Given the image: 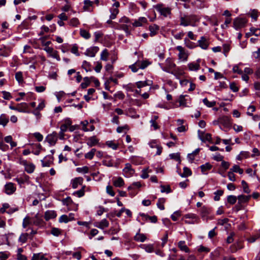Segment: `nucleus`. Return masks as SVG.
<instances>
[{
    "label": "nucleus",
    "instance_id": "obj_1",
    "mask_svg": "<svg viewBox=\"0 0 260 260\" xmlns=\"http://www.w3.org/2000/svg\"><path fill=\"white\" fill-rule=\"evenodd\" d=\"M48 38L49 36H46L43 37H41L39 39L42 45L45 46L44 50L48 54L49 56L55 58L57 61H60V58L58 55V52L54 50L53 48L49 47V45L51 44V42H45V40L48 39Z\"/></svg>",
    "mask_w": 260,
    "mask_h": 260
},
{
    "label": "nucleus",
    "instance_id": "obj_2",
    "mask_svg": "<svg viewBox=\"0 0 260 260\" xmlns=\"http://www.w3.org/2000/svg\"><path fill=\"white\" fill-rule=\"evenodd\" d=\"M154 8L161 15L164 16H166L171 14V8L166 7L163 4H157L155 6Z\"/></svg>",
    "mask_w": 260,
    "mask_h": 260
},
{
    "label": "nucleus",
    "instance_id": "obj_3",
    "mask_svg": "<svg viewBox=\"0 0 260 260\" xmlns=\"http://www.w3.org/2000/svg\"><path fill=\"white\" fill-rule=\"evenodd\" d=\"M247 20L245 17H236L234 21V27L236 29L243 27L245 26Z\"/></svg>",
    "mask_w": 260,
    "mask_h": 260
},
{
    "label": "nucleus",
    "instance_id": "obj_4",
    "mask_svg": "<svg viewBox=\"0 0 260 260\" xmlns=\"http://www.w3.org/2000/svg\"><path fill=\"white\" fill-rule=\"evenodd\" d=\"M218 123L222 124L224 127H229L231 125V121L230 117L227 116H223L218 118L217 121H214V124H216Z\"/></svg>",
    "mask_w": 260,
    "mask_h": 260
},
{
    "label": "nucleus",
    "instance_id": "obj_5",
    "mask_svg": "<svg viewBox=\"0 0 260 260\" xmlns=\"http://www.w3.org/2000/svg\"><path fill=\"white\" fill-rule=\"evenodd\" d=\"M176 65L171 58H167L166 60L165 66L162 68L163 71L168 73H172Z\"/></svg>",
    "mask_w": 260,
    "mask_h": 260
},
{
    "label": "nucleus",
    "instance_id": "obj_6",
    "mask_svg": "<svg viewBox=\"0 0 260 260\" xmlns=\"http://www.w3.org/2000/svg\"><path fill=\"white\" fill-rule=\"evenodd\" d=\"M176 49L179 51L178 58L182 61H186L187 60L188 55L186 53L184 48L181 46L176 47Z\"/></svg>",
    "mask_w": 260,
    "mask_h": 260
},
{
    "label": "nucleus",
    "instance_id": "obj_7",
    "mask_svg": "<svg viewBox=\"0 0 260 260\" xmlns=\"http://www.w3.org/2000/svg\"><path fill=\"white\" fill-rule=\"evenodd\" d=\"M54 157L52 155H47L41 160L43 167H49L53 164Z\"/></svg>",
    "mask_w": 260,
    "mask_h": 260
},
{
    "label": "nucleus",
    "instance_id": "obj_8",
    "mask_svg": "<svg viewBox=\"0 0 260 260\" xmlns=\"http://www.w3.org/2000/svg\"><path fill=\"white\" fill-rule=\"evenodd\" d=\"M180 25L184 26L196 25V22L190 17H181Z\"/></svg>",
    "mask_w": 260,
    "mask_h": 260
},
{
    "label": "nucleus",
    "instance_id": "obj_9",
    "mask_svg": "<svg viewBox=\"0 0 260 260\" xmlns=\"http://www.w3.org/2000/svg\"><path fill=\"white\" fill-rule=\"evenodd\" d=\"M46 141L50 145H54L57 141V134L56 132H53L48 135L46 138Z\"/></svg>",
    "mask_w": 260,
    "mask_h": 260
},
{
    "label": "nucleus",
    "instance_id": "obj_10",
    "mask_svg": "<svg viewBox=\"0 0 260 260\" xmlns=\"http://www.w3.org/2000/svg\"><path fill=\"white\" fill-rule=\"evenodd\" d=\"M99 50V48L98 47L94 46L87 49L84 54L86 56L93 57L95 56Z\"/></svg>",
    "mask_w": 260,
    "mask_h": 260
},
{
    "label": "nucleus",
    "instance_id": "obj_11",
    "mask_svg": "<svg viewBox=\"0 0 260 260\" xmlns=\"http://www.w3.org/2000/svg\"><path fill=\"white\" fill-rule=\"evenodd\" d=\"M123 171L127 177L132 176L135 173V170L132 169L131 165L129 163L125 164V166L123 169Z\"/></svg>",
    "mask_w": 260,
    "mask_h": 260
},
{
    "label": "nucleus",
    "instance_id": "obj_12",
    "mask_svg": "<svg viewBox=\"0 0 260 260\" xmlns=\"http://www.w3.org/2000/svg\"><path fill=\"white\" fill-rule=\"evenodd\" d=\"M5 192L8 194H11L16 190V187L13 183L10 182L5 186Z\"/></svg>",
    "mask_w": 260,
    "mask_h": 260
},
{
    "label": "nucleus",
    "instance_id": "obj_13",
    "mask_svg": "<svg viewBox=\"0 0 260 260\" xmlns=\"http://www.w3.org/2000/svg\"><path fill=\"white\" fill-rule=\"evenodd\" d=\"M22 164L25 166V170L28 173H32L35 169V166L32 163H27L26 160L22 161Z\"/></svg>",
    "mask_w": 260,
    "mask_h": 260
},
{
    "label": "nucleus",
    "instance_id": "obj_14",
    "mask_svg": "<svg viewBox=\"0 0 260 260\" xmlns=\"http://www.w3.org/2000/svg\"><path fill=\"white\" fill-rule=\"evenodd\" d=\"M18 111L19 112L29 113L28 105L26 103H21L17 104Z\"/></svg>",
    "mask_w": 260,
    "mask_h": 260
},
{
    "label": "nucleus",
    "instance_id": "obj_15",
    "mask_svg": "<svg viewBox=\"0 0 260 260\" xmlns=\"http://www.w3.org/2000/svg\"><path fill=\"white\" fill-rule=\"evenodd\" d=\"M57 214L55 211L53 210H47L45 212L44 218L46 221H48L51 219L55 218Z\"/></svg>",
    "mask_w": 260,
    "mask_h": 260
},
{
    "label": "nucleus",
    "instance_id": "obj_16",
    "mask_svg": "<svg viewBox=\"0 0 260 260\" xmlns=\"http://www.w3.org/2000/svg\"><path fill=\"white\" fill-rule=\"evenodd\" d=\"M149 144L151 148H156L157 149L156 154L160 155L161 153L162 148L157 143L156 141H152L150 142Z\"/></svg>",
    "mask_w": 260,
    "mask_h": 260
},
{
    "label": "nucleus",
    "instance_id": "obj_17",
    "mask_svg": "<svg viewBox=\"0 0 260 260\" xmlns=\"http://www.w3.org/2000/svg\"><path fill=\"white\" fill-rule=\"evenodd\" d=\"M199 46L203 49H207L209 46V42L207 39L204 37H202L201 39L198 41Z\"/></svg>",
    "mask_w": 260,
    "mask_h": 260
},
{
    "label": "nucleus",
    "instance_id": "obj_18",
    "mask_svg": "<svg viewBox=\"0 0 260 260\" xmlns=\"http://www.w3.org/2000/svg\"><path fill=\"white\" fill-rule=\"evenodd\" d=\"M83 179L82 177H77L72 180V186L73 188H77L79 185H82Z\"/></svg>",
    "mask_w": 260,
    "mask_h": 260
},
{
    "label": "nucleus",
    "instance_id": "obj_19",
    "mask_svg": "<svg viewBox=\"0 0 260 260\" xmlns=\"http://www.w3.org/2000/svg\"><path fill=\"white\" fill-rule=\"evenodd\" d=\"M109 224L108 221L106 219H104L100 222H96L95 226L99 229L103 230L105 228H107L109 226Z\"/></svg>",
    "mask_w": 260,
    "mask_h": 260
},
{
    "label": "nucleus",
    "instance_id": "obj_20",
    "mask_svg": "<svg viewBox=\"0 0 260 260\" xmlns=\"http://www.w3.org/2000/svg\"><path fill=\"white\" fill-rule=\"evenodd\" d=\"M63 123L60 126V130L66 132L68 128L72 124V121L70 118H66L64 120Z\"/></svg>",
    "mask_w": 260,
    "mask_h": 260
},
{
    "label": "nucleus",
    "instance_id": "obj_21",
    "mask_svg": "<svg viewBox=\"0 0 260 260\" xmlns=\"http://www.w3.org/2000/svg\"><path fill=\"white\" fill-rule=\"evenodd\" d=\"M0 55L4 57H7L9 55L10 51L8 48H7L5 45L1 44L0 42Z\"/></svg>",
    "mask_w": 260,
    "mask_h": 260
},
{
    "label": "nucleus",
    "instance_id": "obj_22",
    "mask_svg": "<svg viewBox=\"0 0 260 260\" xmlns=\"http://www.w3.org/2000/svg\"><path fill=\"white\" fill-rule=\"evenodd\" d=\"M178 246L182 251H184L186 253H189L190 250L188 247L185 245V242L184 241H180L178 243Z\"/></svg>",
    "mask_w": 260,
    "mask_h": 260
},
{
    "label": "nucleus",
    "instance_id": "obj_23",
    "mask_svg": "<svg viewBox=\"0 0 260 260\" xmlns=\"http://www.w3.org/2000/svg\"><path fill=\"white\" fill-rule=\"evenodd\" d=\"M243 248V245L241 242H238L230 246V250L232 253L236 252L238 249H241Z\"/></svg>",
    "mask_w": 260,
    "mask_h": 260
},
{
    "label": "nucleus",
    "instance_id": "obj_24",
    "mask_svg": "<svg viewBox=\"0 0 260 260\" xmlns=\"http://www.w3.org/2000/svg\"><path fill=\"white\" fill-rule=\"evenodd\" d=\"M146 236L143 234H141L139 232L136 234V235L134 236V239L136 241L143 242L146 239Z\"/></svg>",
    "mask_w": 260,
    "mask_h": 260
},
{
    "label": "nucleus",
    "instance_id": "obj_25",
    "mask_svg": "<svg viewBox=\"0 0 260 260\" xmlns=\"http://www.w3.org/2000/svg\"><path fill=\"white\" fill-rule=\"evenodd\" d=\"M251 196L240 195L237 197V199L238 200V203L242 204L246 203L248 202Z\"/></svg>",
    "mask_w": 260,
    "mask_h": 260
},
{
    "label": "nucleus",
    "instance_id": "obj_26",
    "mask_svg": "<svg viewBox=\"0 0 260 260\" xmlns=\"http://www.w3.org/2000/svg\"><path fill=\"white\" fill-rule=\"evenodd\" d=\"M201 216L204 218L210 213V209L205 206L202 207L200 209Z\"/></svg>",
    "mask_w": 260,
    "mask_h": 260
},
{
    "label": "nucleus",
    "instance_id": "obj_27",
    "mask_svg": "<svg viewBox=\"0 0 260 260\" xmlns=\"http://www.w3.org/2000/svg\"><path fill=\"white\" fill-rule=\"evenodd\" d=\"M198 62H199V60H197ZM188 68L190 71H198L200 69V66L199 62L198 63H194V62H191L189 63L188 64Z\"/></svg>",
    "mask_w": 260,
    "mask_h": 260
},
{
    "label": "nucleus",
    "instance_id": "obj_28",
    "mask_svg": "<svg viewBox=\"0 0 260 260\" xmlns=\"http://www.w3.org/2000/svg\"><path fill=\"white\" fill-rule=\"evenodd\" d=\"M98 142V139L95 136H93L88 138L87 144L89 146L92 147L95 145Z\"/></svg>",
    "mask_w": 260,
    "mask_h": 260
},
{
    "label": "nucleus",
    "instance_id": "obj_29",
    "mask_svg": "<svg viewBox=\"0 0 260 260\" xmlns=\"http://www.w3.org/2000/svg\"><path fill=\"white\" fill-rule=\"evenodd\" d=\"M124 182L121 177H118L113 181V185L117 187H120L124 185Z\"/></svg>",
    "mask_w": 260,
    "mask_h": 260
},
{
    "label": "nucleus",
    "instance_id": "obj_30",
    "mask_svg": "<svg viewBox=\"0 0 260 260\" xmlns=\"http://www.w3.org/2000/svg\"><path fill=\"white\" fill-rule=\"evenodd\" d=\"M31 260H48L47 257H45L44 254L39 253L34 254Z\"/></svg>",
    "mask_w": 260,
    "mask_h": 260
},
{
    "label": "nucleus",
    "instance_id": "obj_31",
    "mask_svg": "<svg viewBox=\"0 0 260 260\" xmlns=\"http://www.w3.org/2000/svg\"><path fill=\"white\" fill-rule=\"evenodd\" d=\"M200 131H199V134H200ZM200 139L202 140V141L205 142L206 141L210 142L211 140V135L210 134H206L205 136H203V134L201 135L199 134Z\"/></svg>",
    "mask_w": 260,
    "mask_h": 260
},
{
    "label": "nucleus",
    "instance_id": "obj_32",
    "mask_svg": "<svg viewBox=\"0 0 260 260\" xmlns=\"http://www.w3.org/2000/svg\"><path fill=\"white\" fill-rule=\"evenodd\" d=\"M200 150V148H197L192 153L188 154L187 155V158L188 160L191 162H192L193 160L194 159L195 156L197 155L199 153Z\"/></svg>",
    "mask_w": 260,
    "mask_h": 260
},
{
    "label": "nucleus",
    "instance_id": "obj_33",
    "mask_svg": "<svg viewBox=\"0 0 260 260\" xmlns=\"http://www.w3.org/2000/svg\"><path fill=\"white\" fill-rule=\"evenodd\" d=\"M9 122V118L4 114H3L0 116V125L5 126Z\"/></svg>",
    "mask_w": 260,
    "mask_h": 260
},
{
    "label": "nucleus",
    "instance_id": "obj_34",
    "mask_svg": "<svg viewBox=\"0 0 260 260\" xmlns=\"http://www.w3.org/2000/svg\"><path fill=\"white\" fill-rule=\"evenodd\" d=\"M212 166L209 162H207L204 165L200 166L202 172L205 174V172L211 169Z\"/></svg>",
    "mask_w": 260,
    "mask_h": 260
},
{
    "label": "nucleus",
    "instance_id": "obj_35",
    "mask_svg": "<svg viewBox=\"0 0 260 260\" xmlns=\"http://www.w3.org/2000/svg\"><path fill=\"white\" fill-rule=\"evenodd\" d=\"M92 5V2L89 0H85L84 2V6L83 9L84 11H90Z\"/></svg>",
    "mask_w": 260,
    "mask_h": 260
},
{
    "label": "nucleus",
    "instance_id": "obj_36",
    "mask_svg": "<svg viewBox=\"0 0 260 260\" xmlns=\"http://www.w3.org/2000/svg\"><path fill=\"white\" fill-rule=\"evenodd\" d=\"M191 174V171L189 168H188L187 167H184L183 173H180L179 175L182 177H186L190 176Z\"/></svg>",
    "mask_w": 260,
    "mask_h": 260
},
{
    "label": "nucleus",
    "instance_id": "obj_37",
    "mask_svg": "<svg viewBox=\"0 0 260 260\" xmlns=\"http://www.w3.org/2000/svg\"><path fill=\"white\" fill-rule=\"evenodd\" d=\"M96 151V150L95 148L91 149L89 152L85 154V158L88 159H92L95 155Z\"/></svg>",
    "mask_w": 260,
    "mask_h": 260
},
{
    "label": "nucleus",
    "instance_id": "obj_38",
    "mask_svg": "<svg viewBox=\"0 0 260 260\" xmlns=\"http://www.w3.org/2000/svg\"><path fill=\"white\" fill-rule=\"evenodd\" d=\"M203 102L207 107L209 108L214 107L216 104L215 101L210 102L207 98L204 99Z\"/></svg>",
    "mask_w": 260,
    "mask_h": 260
},
{
    "label": "nucleus",
    "instance_id": "obj_39",
    "mask_svg": "<svg viewBox=\"0 0 260 260\" xmlns=\"http://www.w3.org/2000/svg\"><path fill=\"white\" fill-rule=\"evenodd\" d=\"M109 55V54L107 49H104L101 54V59L102 60L107 61L108 60Z\"/></svg>",
    "mask_w": 260,
    "mask_h": 260
},
{
    "label": "nucleus",
    "instance_id": "obj_40",
    "mask_svg": "<svg viewBox=\"0 0 260 260\" xmlns=\"http://www.w3.org/2000/svg\"><path fill=\"white\" fill-rule=\"evenodd\" d=\"M106 145L113 150H116L118 147V144L114 143L112 141H109L106 142Z\"/></svg>",
    "mask_w": 260,
    "mask_h": 260
},
{
    "label": "nucleus",
    "instance_id": "obj_41",
    "mask_svg": "<svg viewBox=\"0 0 260 260\" xmlns=\"http://www.w3.org/2000/svg\"><path fill=\"white\" fill-rule=\"evenodd\" d=\"M82 68L84 69L86 72L90 71L91 70V64L90 62L85 60L83 62Z\"/></svg>",
    "mask_w": 260,
    "mask_h": 260
},
{
    "label": "nucleus",
    "instance_id": "obj_42",
    "mask_svg": "<svg viewBox=\"0 0 260 260\" xmlns=\"http://www.w3.org/2000/svg\"><path fill=\"white\" fill-rule=\"evenodd\" d=\"M29 176L26 175H24L23 177L17 178L16 180L19 184H23L25 182H27L29 180Z\"/></svg>",
    "mask_w": 260,
    "mask_h": 260
},
{
    "label": "nucleus",
    "instance_id": "obj_43",
    "mask_svg": "<svg viewBox=\"0 0 260 260\" xmlns=\"http://www.w3.org/2000/svg\"><path fill=\"white\" fill-rule=\"evenodd\" d=\"M241 184L243 189V191L246 193H249L250 190L249 188L248 185L245 181L242 180L241 181Z\"/></svg>",
    "mask_w": 260,
    "mask_h": 260
},
{
    "label": "nucleus",
    "instance_id": "obj_44",
    "mask_svg": "<svg viewBox=\"0 0 260 260\" xmlns=\"http://www.w3.org/2000/svg\"><path fill=\"white\" fill-rule=\"evenodd\" d=\"M146 21V19L145 17H141L138 21H135L133 23V25L136 27L140 26L142 25V23L145 22Z\"/></svg>",
    "mask_w": 260,
    "mask_h": 260
},
{
    "label": "nucleus",
    "instance_id": "obj_45",
    "mask_svg": "<svg viewBox=\"0 0 260 260\" xmlns=\"http://www.w3.org/2000/svg\"><path fill=\"white\" fill-rule=\"evenodd\" d=\"M230 170L233 172L238 173L240 174H242L243 173V169H241L238 165H234Z\"/></svg>",
    "mask_w": 260,
    "mask_h": 260
},
{
    "label": "nucleus",
    "instance_id": "obj_46",
    "mask_svg": "<svg viewBox=\"0 0 260 260\" xmlns=\"http://www.w3.org/2000/svg\"><path fill=\"white\" fill-rule=\"evenodd\" d=\"M28 236V234L27 233H23L21 234L19 238V241L22 243H25L27 241Z\"/></svg>",
    "mask_w": 260,
    "mask_h": 260
},
{
    "label": "nucleus",
    "instance_id": "obj_47",
    "mask_svg": "<svg viewBox=\"0 0 260 260\" xmlns=\"http://www.w3.org/2000/svg\"><path fill=\"white\" fill-rule=\"evenodd\" d=\"M85 187V186H83L81 189L74 192L73 194L79 198L83 197L84 195Z\"/></svg>",
    "mask_w": 260,
    "mask_h": 260
},
{
    "label": "nucleus",
    "instance_id": "obj_48",
    "mask_svg": "<svg viewBox=\"0 0 260 260\" xmlns=\"http://www.w3.org/2000/svg\"><path fill=\"white\" fill-rule=\"evenodd\" d=\"M80 35L86 39H88L90 38V35L88 31L84 29H81L80 31Z\"/></svg>",
    "mask_w": 260,
    "mask_h": 260
},
{
    "label": "nucleus",
    "instance_id": "obj_49",
    "mask_svg": "<svg viewBox=\"0 0 260 260\" xmlns=\"http://www.w3.org/2000/svg\"><path fill=\"white\" fill-rule=\"evenodd\" d=\"M149 63L147 61H143L142 62H138L137 66L138 67V68L144 69L149 65Z\"/></svg>",
    "mask_w": 260,
    "mask_h": 260
},
{
    "label": "nucleus",
    "instance_id": "obj_50",
    "mask_svg": "<svg viewBox=\"0 0 260 260\" xmlns=\"http://www.w3.org/2000/svg\"><path fill=\"white\" fill-rule=\"evenodd\" d=\"M136 84L137 87L139 88L151 85V84L149 83L148 82V81H138V82H136Z\"/></svg>",
    "mask_w": 260,
    "mask_h": 260
},
{
    "label": "nucleus",
    "instance_id": "obj_51",
    "mask_svg": "<svg viewBox=\"0 0 260 260\" xmlns=\"http://www.w3.org/2000/svg\"><path fill=\"white\" fill-rule=\"evenodd\" d=\"M15 78L19 83H22L23 81L22 73L21 72H17L15 74Z\"/></svg>",
    "mask_w": 260,
    "mask_h": 260
},
{
    "label": "nucleus",
    "instance_id": "obj_52",
    "mask_svg": "<svg viewBox=\"0 0 260 260\" xmlns=\"http://www.w3.org/2000/svg\"><path fill=\"white\" fill-rule=\"evenodd\" d=\"M165 202V199L164 198L159 199H158L157 203V206L159 209L162 210H164L165 207L164 205V203Z\"/></svg>",
    "mask_w": 260,
    "mask_h": 260
},
{
    "label": "nucleus",
    "instance_id": "obj_53",
    "mask_svg": "<svg viewBox=\"0 0 260 260\" xmlns=\"http://www.w3.org/2000/svg\"><path fill=\"white\" fill-rule=\"evenodd\" d=\"M237 200V197L235 196H229L227 198V201L230 204L233 205L234 204Z\"/></svg>",
    "mask_w": 260,
    "mask_h": 260
},
{
    "label": "nucleus",
    "instance_id": "obj_54",
    "mask_svg": "<svg viewBox=\"0 0 260 260\" xmlns=\"http://www.w3.org/2000/svg\"><path fill=\"white\" fill-rule=\"evenodd\" d=\"M84 82L81 84L82 88H86L90 84V81L88 77H85L83 79Z\"/></svg>",
    "mask_w": 260,
    "mask_h": 260
},
{
    "label": "nucleus",
    "instance_id": "obj_55",
    "mask_svg": "<svg viewBox=\"0 0 260 260\" xmlns=\"http://www.w3.org/2000/svg\"><path fill=\"white\" fill-rule=\"evenodd\" d=\"M149 172H151V170H150L148 168L143 169L142 171L141 177L143 179L147 178L149 177L148 173Z\"/></svg>",
    "mask_w": 260,
    "mask_h": 260
},
{
    "label": "nucleus",
    "instance_id": "obj_56",
    "mask_svg": "<svg viewBox=\"0 0 260 260\" xmlns=\"http://www.w3.org/2000/svg\"><path fill=\"white\" fill-rule=\"evenodd\" d=\"M223 193V191L222 190H218L214 192L215 197L214 199L216 201H218L220 200V197L221 196Z\"/></svg>",
    "mask_w": 260,
    "mask_h": 260
},
{
    "label": "nucleus",
    "instance_id": "obj_57",
    "mask_svg": "<svg viewBox=\"0 0 260 260\" xmlns=\"http://www.w3.org/2000/svg\"><path fill=\"white\" fill-rule=\"evenodd\" d=\"M32 222L30 220L29 217H26L23 219L22 226L24 228H26L28 225L31 224Z\"/></svg>",
    "mask_w": 260,
    "mask_h": 260
},
{
    "label": "nucleus",
    "instance_id": "obj_58",
    "mask_svg": "<svg viewBox=\"0 0 260 260\" xmlns=\"http://www.w3.org/2000/svg\"><path fill=\"white\" fill-rule=\"evenodd\" d=\"M184 43L186 46L189 48H193L195 47L194 43L190 41L188 38L184 39Z\"/></svg>",
    "mask_w": 260,
    "mask_h": 260
},
{
    "label": "nucleus",
    "instance_id": "obj_59",
    "mask_svg": "<svg viewBox=\"0 0 260 260\" xmlns=\"http://www.w3.org/2000/svg\"><path fill=\"white\" fill-rule=\"evenodd\" d=\"M143 248L147 252H152L154 251L153 246L152 245H151V244L143 245Z\"/></svg>",
    "mask_w": 260,
    "mask_h": 260
},
{
    "label": "nucleus",
    "instance_id": "obj_60",
    "mask_svg": "<svg viewBox=\"0 0 260 260\" xmlns=\"http://www.w3.org/2000/svg\"><path fill=\"white\" fill-rule=\"evenodd\" d=\"M186 95H181L180 96L179 99V102L180 106H186V100L185 99Z\"/></svg>",
    "mask_w": 260,
    "mask_h": 260
},
{
    "label": "nucleus",
    "instance_id": "obj_61",
    "mask_svg": "<svg viewBox=\"0 0 260 260\" xmlns=\"http://www.w3.org/2000/svg\"><path fill=\"white\" fill-rule=\"evenodd\" d=\"M250 30L252 35H255L256 36L260 35V29L259 28L251 27L250 28Z\"/></svg>",
    "mask_w": 260,
    "mask_h": 260
},
{
    "label": "nucleus",
    "instance_id": "obj_62",
    "mask_svg": "<svg viewBox=\"0 0 260 260\" xmlns=\"http://www.w3.org/2000/svg\"><path fill=\"white\" fill-rule=\"evenodd\" d=\"M59 222L67 223L69 221L68 216L67 215H62L59 218Z\"/></svg>",
    "mask_w": 260,
    "mask_h": 260
},
{
    "label": "nucleus",
    "instance_id": "obj_63",
    "mask_svg": "<svg viewBox=\"0 0 260 260\" xmlns=\"http://www.w3.org/2000/svg\"><path fill=\"white\" fill-rule=\"evenodd\" d=\"M79 22L78 19L77 18H72L69 24L70 25H72L73 26H76L79 24Z\"/></svg>",
    "mask_w": 260,
    "mask_h": 260
},
{
    "label": "nucleus",
    "instance_id": "obj_64",
    "mask_svg": "<svg viewBox=\"0 0 260 260\" xmlns=\"http://www.w3.org/2000/svg\"><path fill=\"white\" fill-rule=\"evenodd\" d=\"M51 233L55 236H58L61 234V230L58 228H53L51 230Z\"/></svg>",
    "mask_w": 260,
    "mask_h": 260
}]
</instances>
